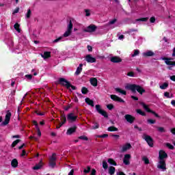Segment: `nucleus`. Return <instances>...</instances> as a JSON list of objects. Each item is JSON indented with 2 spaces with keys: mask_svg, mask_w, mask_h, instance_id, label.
Listing matches in <instances>:
<instances>
[{
  "mask_svg": "<svg viewBox=\"0 0 175 175\" xmlns=\"http://www.w3.org/2000/svg\"><path fill=\"white\" fill-rule=\"evenodd\" d=\"M73 29V23L72 21H69V23L67 25V30L63 34L62 36L59 37L58 38L52 40L50 43H58V42H61L64 38H68V36H70L72 33V30Z\"/></svg>",
  "mask_w": 175,
  "mask_h": 175,
  "instance_id": "nucleus-1",
  "label": "nucleus"
},
{
  "mask_svg": "<svg viewBox=\"0 0 175 175\" xmlns=\"http://www.w3.org/2000/svg\"><path fill=\"white\" fill-rule=\"evenodd\" d=\"M125 88L126 90H130L132 92H136V91H137L141 95L143 94L144 92H146V90L137 85L127 84L125 85Z\"/></svg>",
  "mask_w": 175,
  "mask_h": 175,
  "instance_id": "nucleus-2",
  "label": "nucleus"
},
{
  "mask_svg": "<svg viewBox=\"0 0 175 175\" xmlns=\"http://www.w3.org/2000/svg\"><path fill=\"white\" fill-rule=\"evenodd\" d=\"M59 83L61 85H65L67 88H70L71 87L72 90H75V86L70 85V83L64 78H60L59 79Z\"/></svg>",
  "mask_w": 175,
  "mask_h": 175,
  "instance_id": "nucleus-3",
  "label": "nucleus"
},
{
  "mask_svg": "<svg viewBox=\"0 0 175 175\" xmlns=\"http://www.w3.org/2000/svg\"><path fill=\"white\" fill-rule=\"evenodd\" d=\"M12 117V113H10V111H7L5 120L4 121L1 123V125L3 126H6L9 122H10V118Z\"/></svg>",
  "mask_w": 175,
  "mask_h": 175,
  "instance_id": "nucleus-4",
  "label": "nucleus"
},
{
  "mask_svg": "<svg viewBox=\"0 0 175 175\" xmlns=\"http://www.w3.org/2000/svg\"><path fill=\"white\" fill-rule=\"evenodd\" d=\"M142 137L144 140H146L150 147H152V146H154V143L152 142V138H151V136L147 135V134H144Z\"/></svg>",
  "mask_w": 175,
  "mask_h": 175,
  "instance_id": "nucleus-5",
  "label": "nucleus"
},
{
  "mask_svg": "<svg viewBox=\"0 0 175 175\" xmlns=\"http://www.w3.org/2000/svg\"><path fill=\"white\" fill-rule=\"evenodd\" d=\"M157 168L164 172L166 169V161L165 160H159L157 163Z\"/></svg>",
  "mask_w": 175,
  "mask_h": 175,
  "instance_id": "nucleus-6",
  "label": "nucleus"
},
{
  "mask_svg": "<svg viewBox=\"0 0 175 175\" xmlns=\"http://www.w3.org/2000/svg\"><path fill=\"white\" fill-rule=\"evenodd\" d=\"M97 28L98 27H96V25H90L88 27L83 29V32H89V33L95 32Z\"/></svg>",
  "mask_w": 175,
  "mask_h": 175,
  "instance_id": "nucleus-7",
  "label": "nucleus"
},
{
  "mask_svg": "<svg viewBox=\"0 0 175 175\" xmlns=\"http://www.w3.org/2000/svg\"><path fill=\"white\" fill-rule=\"evenodd\" d=\"M85 61L88 64H95L96 62V58L92 57V55H87L85 57Z\"/></svg>",
  "mask_w": 175,
  "mask_h": 175,
  "instance_id": "nucleus-8",
  "label": "nucleus"
},
{
  "mask_svg": "<svg viewBox=\"0 0 175 175\" xmlns=\"http://www.w3.org/2000/svg\"><path fill=\"white\" fill-rule=\"evenodd\" d=\"M141 105H142V107H144V109L146 110V111H147L148 113H152V114H154V116H155V117H159V116L155 113V111L150 109L148 108V105H146L144 103H140Z\"/></svg>",
  "mask_w": 175,
  "mask_h": 175,
  "instance_id": "nucleus-9",
  "label": "nucleus"
},
{
  "mask_svg": "<svg viewBox=\"0 0 175 175\" xmlns=\"http://www.w3.org/2000/svg\"><path fill=\"white\" fill-rule=\"evenodd\" d=\"M124 118L129 124H133V122H135V120H136V118L131 114H126L124 116Z\"/></svg>",
  "mask_w": 175,
  "mask_h": 175,
  "instance_id": "nucleus-10",
  "label": "nucleus"
},
{
  "mask_svg": "<svg viewBox=\"0 0 175 175\" xmlns=\"http://www.w3.org/2000/svg\"><path fill=\"white\" fill-rule=\"evenodd\" d=\"M132 148V145L129 143L124 144L121 146V152H126L128 150H131Z\"/></svg>",
  "mask_w": 175,
  "mask_h": 175,
  "instance_id": "nucleus-11",
  "label": "nucleus"
},
{
  "mask_svg": "<svg viewBox=\"0 0 175 175\" xmlns=\"http://www.w3.org/2000/svg\"><path fill=\"white\" fill-rule=\"evenodd\" d=\"M67 120L69 122H75L77 120V116L73 113H70L67 116Z\"/></svg>",
  "mask_w": 175,
  "mask_h": 175,
  "instance_id": "nucleus-12",
  "label": "nucleus"
},
{
  "mask_svg": "<svg viewBox=\"0 0 175 175\" xmlns=\"http://www.w3.org/2000/svg\"><path fill=\"white\" fill-rule=\"evenodd\" d=\"M167 158V154L164 150H160L159 152V159L161 161H165Z\"/></svg>",
  "mask_w": 175,
  "mask_h": 175,
  "instance_id": "nucleus-13",
  "label": "nucleus"
},
{
  "mask_svg": "<svg viewBox=\"0 0 175 175\" xmlns=\"http://www.w3.org/2000/svg\"><path fill=\"white\" fill-rule=\"evenodd\" d=\"M96 109L99 114H101V116H103V117L107 118V113L100 108V105H96Z\"/></svg>",
  "mask_w": 175,
  "mask_h": 175,
  "instance_id": "nucleus-14",
  "label": "nucleus"
},
{
  "mask_svg": "<svg viewBox=\"0 0 175 175\" xmlns=\"http://www.w3.org/2000/svg\"><path fill=\"white\" fill-rule=\"evenodd\" d=\"M110 61L113 64H120V62H122V59L120 56H113L110 58Z\"/></svg>",
  "mask_w": 175,
  "mask_h": 175,
  "instance_id": "nucleus-15",
  "label": "nucleus"
},
{
  "mask_svg": "<svg viewBox=\"0 0 175 175\" xmlns=\"http://www.w3.org/2000/svg\"><path fill=\"white\" fill-rule=\"evenodd\" d=\"M111 99L112 100H115L116 102H120V103H124L125 101L122 100V98L118 97L117 95L111 94Z\"/></svg>",
  "mask_w": 175,
  "mask_h": 175,
  "instance_id": "nucleus-16",
  "label": "nucleus"
},
{
  "mask_svg": "<svg viewBox=\"0 0 175 175\" xmlns=\"http://www.w3.org/2000/svg\"><path fill=\"white\" fill-rule=\"evenodd\" d=\"M90 83L93 87H98V79L95 77H92L90 79Z\"/></svg>",
  "mask_w": 175,
  "mask_h": 175,
  "instance_id": "nucleus-17",
  "label": "nucleus"
},
{
  "mask_svg": "<svg viewBox=\"0 0 175 175\" xmlns=\"http://www.w3.org/2000/svg\"><path fill=\"white\" fill-rule=\"evenodd\" d=\"M163 59L165 61L166 65H172V66H175V61H172V59L163 58Z\"/></svg>",
  "mask_w": 175,
  "mask_h": 175,
  "instance_id": "nucleus-18",
  "label": "nucleus"
},
{
  "mask_svg": "<svg viewBox=\"0 0 175 175\" xmlns=\"http://www.w3.org/2000/svg\"><path fill=\"white\" fill-rule=\"evenodd\" d=\"M143 57H153L155 53L152 51H147L142 53Z\"/></svg>",
  "mask_w": 175,
  "mask_h": 175,
  "instance_id": "nucleus-19",
  "label": "nucleus"
},
{
  "mask_svg": "<svg viewBox=\"0 0 175 175\" xmlns=\"http://www.w3.org/2000/svg\"><path fill=\"white\" fill-rule=\"evenodd\" d=\"M40 55L44 59H47V58H50V57H51V53L45 51L44 53H41Z\"/></svg>",
  "mask_w": 175,
  "mask_h": 175,
  "instance_id": "nucleus-20",
  "label": "nucleus"
},
{
  "mask_svg": "<svg viewBox=\"0 0 175 175\" xmlns=\"http://www.w3.org/2000/svg\"><path fill=\"white\" fill-rule=\"evenodd\" d=\"M83 72V64H80L79 66L77 67V70L75 73L76 76H79Z\"/></svg>",
  "mask_w": 175,
  "mask_h": 175,
  "instance_id": "nucleus-21",
  "label": "nucleus"
},
{
  "mask_svg": "<svg viewBox=\"0 0 175 175\" xmlns=\"http://www.w3.org/2000/svg\"><path fill=\"white\" fill-rule=\"evenodd\" d=\"M129 159H131V154H126L124 155V158L123 159V162L124 165H129Z\"/></svg>",
  "mask_w": 175,
  "mask_h": 175,
  "instance_id": "nucleus-22",
  "label": "nucleus"
},
{
  "mask_svg": "<svg viewBox=\"0 0 175 175\" xmlns=\"http://www.w3.org/2000/svg\"><path fill=\"white\" fill-rule=\"evenodd\" d=\"M43 166V162L42 161H40V163L36 164L34 167H32L33 170H39L42 169Z\"/></svg>",
  "mask_w": 175,
  "mask_h": 175,
  "instance_id": "nucleus-23",
  "label": "nucleus"
},
{
  "mask_svg": "<svg viewBox=\"0 0 175 175\" xmlns=\"http://www.w3.org/2000/svg\"><path fill=\"white\" fill-rule=\"evenodd\" d=\"M85 102L90 106H92V107H94V100H91L90 98H86Z\"/></svg>",
  "mask_w": 175,
  "mask_h": 175,
  "instance_id": "nucleus-24",
  "label": "nucleus"
},
{
  "mask_svg": "<svg viewBox=\"0 0 175 175\" xmlns=\"http://www.w3.org/2000/svg\"><path fill=\"white\" fill-rule=\"evenodd\" d=\"M76 126L71 127L67 130L66 135H72L74 132H76Z\"/></svg>",
  "mask_w": 175,
  "mask_h": 175,
  "instance_id": "nucleus-25",
  "label": "nucleus"
},
{
  "mask_svg": "<svg viewBox=\"0 0 175 175\" xmlns=\"http://www.w3.org/2000/svg\"><path fill=\"white\" fill-rule=\"evenodd\" d=\"M11 165L12 167H17V166H18V161L16 159H14L11 161Z\"/></svg>",
  "mask_w": 175,
  "mask_h": 175,
  "instance_id": "nucleus-26",
  "label": "nucleus"
},
{
  "mask_svg": "<svg viewBox=\"0 0 175 175\" xmlns=\"http://www.w3.org/2000/svg\"><path fill=\"white\" fill-rule=\"evenodd\" d=\"M159 87H160L161 90H166V88H167V87H169V83L165 82L163 84L160 85Z\"/></svg>",
  "mask_w": 175,
  "mask_h": 175,
  "instance_id": "nucleus-27",
  "label": "nucleus"
},
{
  "mask_svg": "<svg viewBox=\"0 0 175 175\" xmlns=\"http://www.w3.org/2000/svg\"><path fill=\"white\" fill-rule=\"evenodd\" d=\"M107 131L109 132H117L118 131V129L117 127L112 126L108 127Z\"/></svg>",
  "mask_w": 175,
  "mask_h": 175,
  "instance_id": "nucleus-28",
  "label": "nucleus"
},
{
  "mask_svg": "<svg viewBox=\"0 0 175 175\" xmlns=\"http://www.w3.org/2000/svg\"><path fill=\"white\" fill-rule=\"evenodd\" d=\"M115 91H116V92H119L120 94H122V95H126V92L121 88H116Z\"/></svg>",
  "mask_w": 175,
  "mask_h": 175,
  "instance_id": "nucleus-29",
  "label": "nucleus"
},
{
  "mask_svg": "<svg viewBox=\"0 0 175 175\" xmlns=\"http://www.w3.org/2000/svg\"><path fill=\"white\" fill-rule=\"evenodd\" d=\"M109 173L111 175L114 174V173H116V167H114L113 166L109 167Z\"/></svg>",
  "mask_w": 175,
  "mask_h": 175,
  "instance_id": "nucleus-30",
  "label": "nucleus"
},
{
  "mask_svg": "<svg viewBox=\"0 0 175 175\" xmlns=\"http://www.w3.org/2000/svg\"><path fill=\"white\" fill-rule=\"evenodd\" d=\"M14 28L16 29V31H17V32H21V29H20V25L18 23H15Z\"/></svg>",
  "mask_w": 175,
  "mask_h": 175,
  "instance_id": "nucleus-31",
  "label": "nucleus"
},
{
  "mask_svg": "<svg viewBox=\"0 0 175 175\" xmlns=\"http://www.w3.org/2000/svg\"><path fill=\"white\" fill-rule=\"evenodd\" d=\"M108 163H109V165H113V166H117V163H116L113 159H109Z\"/></svg>",
  "mask_w": 175,
  "mask_h": 175,
  "instance_id": "nucleus-32",
  "label": "nucleus"
},
{
  "mask_svg": "<svg viewBox=\"0 0 175 175\" xmlns=\"http://www.w3.org/2000/svg\"><path fill=\"white\" fill-rule=\"evenodd\" d=\"M133 32H137V29H129L126 33L131 35V33H133Z\"/></svg>",
  "mask_w": 175,
  "mask_h": 175,
  "instance_id": "nucleus-33",
  "label": "nucleus"
},
{
  "mask_svg": "<svg viewBox=\"0 0 175 175\" xmlns=\"http://www.w3.org/2000/svg\"><path fill=\"white\" fill-rule=\"evenodd\" d=\"M49 161H57V157H56L55 153H53L52 154V156L49 159Z\"/></svg>",
  "mask_w": 175,
  "mask_h": 175,
  "instance_id": "nucleus-34",
  "label": "nucleus"
},
{
  "mask_svg": "<svg viewBox=\"0 0 175 175\" xmlns=\"http://www.w3.org/2000/svg\"><path fill=\"white\" fill-rule=\"evenodd\" d=\"M31 14H32V11H31V9H29L26 14V18H31Z\"/></svg>",
  "mask_w": 175,
  "mask_h": 175,
  "instance_id": "nucleus-35",
  "label": "nucleus"
},
{
  "mask_svg": "<svg viewBox=\"0 0 175 175\" xmlns=\"http://www.w3.org/2000/svg\"><path fill=\"white\" fill-rule=\"evenodd\" d=\"M103 167L106 170L107 167H109V165H107V162L105 160L103 161Z\"/></svg>",
  "mask_w": 175,
  "mask_h": 175,
  "instance_id": "nucleus-36",
  "label": "nucleus"
},
{
  "mask_svg": "<svg viewBox=\"0 0 175 175\" xmlns=\"http://www.w3.org/2000/svg\"><path fill=\"white\" fill-rule=\"evenodd\" d=\"M136 111L137 113V114H140V116H146V113H144L143 111H142V109H136Z\"/></svg>",
  "mask_w": 175,
  "mask_h": 175,
  "instance_id": "nucleus-37",
  "label": "nucleus"
},
{
  "mask_svg": "<svg viewBox=\"0 0 175 175\" xmlns=\"http://www.w3.org/2000/svg\"><path fill=\"white\" fill-rule=\"evenodd\" d=\"M20 142H21L20 139H16V141L12 142V147H16V146H17V144H18V143H20Z\"/></svg>",
  "mask_w": 175,
  "mask_h": 175,
  "instance_id": "nucleus-38",
  "label": "nucleus"
},
{
  "mask_svg": "<svg viewBox=\"0 0 175 175\" xmlns=\"http://www.w3.org/2000/svg\"><path fill=\"white\" fill-rule=\"evenodd\" d=\"M56 165H57V163H55V161H49V166L51 167H55Z\"/></svg>",
  "mask_w": 175,
  "mask_h": 175,
  "instance_id": "nucleus-39",
  "label": "nucleus"
},
{
  "mask_svg": "<svg viewBox=\"0 0 175 175\" xmlns=\"http://www.w3.org/2000/svg\"><path fill=\"white\" fill-rule=\"evenodd\" d=\"M136 21H148V17H146V18H140L136 20Z\"/></svg>",
  "mask_w": 175,
  "mask_h": 175,
  "instance_id": "nucleus-40",
  "label": "nucleus"
},
{
  "mask_svg": "<svg viewBox=\"0 0 175 175\" xmlns=\"http://www.w3.org/2000/svg\"><path fill=\"white\" fill-rule=\"evenodd\" d=\"M79 139H80L81 140H84L85 142L88 141V137H87V136L85 135H81L79 137Z\"/></svg>",
  "mask_w": 175,
  "mask_h": 175,
  "instance_id": "nucleus-41",
  "label": "nucleus"
},
{
  "mask_svg": "<svg viewBox=\"0 0 175 175\" xmlns=\"http://www.w3.org/2000/svg\"><path fill=\"white\" fill-rule=\"evenodd\" d=\"M91 172V167L88 166L87 169H84L83 172L87 174V173H90Z\"/></svg>",
  "mask_w": 175,
  "mask_h": 175,
  "instance_id": "nucleus-42",
  "label": "nucleus"
},
{
  "mask_svg": "<svg viewBox=\"0 0 175 175\" xmlns=\"http://www.w3.org/2000/svg\"><path fill=\"white\" fill-rule=\"evenodd\" d=\"M140 54V51L139 50H135L134 53L131 55V57H136V55H139Z\"/></svg>",
  "mask_w": 175,
  "mask_h": 175,
  "instance_id": "nucleus-43",
  "label": "nucleus"
},
{
  "mask_svg": "<svg viewBox=\"0 0 175 175\" xmlns=\"http://www.w3.org/2000/svg\"><path fill=\"white\" fill-rule=\"evenodd\" d=\"M85 16L86 17H90V16H91V12L90 11V10H85Z\"/></svg>",
  "mask_w": 175,
  "mask_h": 175,
  "instance_id": "nucleus-44",
  "label": "nucleus"
},
{
  "mask_svg": "<svg viewBox=\"0 0 175 175\" xmlns=\"http://www.w3.org/2000/svg\"><path fill=\"white\" fill-rule=\"evenodd\" d=\"M142 160L144 161V163H146V165H148V163H150V160H148L147 157H143Z\"/></svg>",
  "mask_w": 175,
  "mask_h": 175,
  "instance_id": "nucleus-45",
  "label": "nucleus"
},
{
  "mask_svg": "<svg viewBox=\"0 0 175 175\" xmlns=\"http://www.w3.org/2000/svg\"><path fill=\"white\" fill-rule=\"evenodd\" d=\"M62 122L60 123L62 125H64V124L66 122V118L65 117V116H62Z\"/></svg>",
  "mask_w": 175,
  "mask_h": 175,
  "instance_id": "nucleus-46",
  "label": "nucleus"
},
{
  "mask_svg": "<svg viewBox=\"0 0 175 175\" xmlns=\"http://www.w3.org/2000/svg\"><path fill=\"white\" fill-rule=\"evenodd\" d=\"M127 76L129 77H135V72H129L127 73Z\"/></svg>",
  "mask_w": 175,
  "mask_h": 175,
  "instance_id": "nucleus-47",
  "label": "nucleus"
},
{
  "mask_svg": "<svg viewBox=\"0 0 175 175\" xmlns=\"http://www.w3.org/2000/svg\"><path fill=\"white\" fill-rule=\"evenodd\" d=\"M166 146L168 147V148H170V150H174V146H173V145L167 143L166 144Z\"/></svg>",
  "mask_w": 175,
  "mask_h": 175,
  "instance_id": "nucleus-48",
  "label": "nucleus"
},
{
  "mask_svg": "<svg viewBox=\"0 0 175 175\" xmlns=\"http://www.w3.org/2000/svg\"><path fill=\"white\" fill-rule=\"evenodd\" d=\"M25 79L27 80H32V75H25Z\"/></svg>",
  "mask_w": 175,
  "mask_h": 175,
  "instance_id": "nucleus-49",
  "label": "nucleus"
},
{
  "mask_svg": "<svg viewBox=\"0 0 175 175\" xmlns=\"http://www.w3.org/2000/svg\"><path fill=\"white\" fill-rule=\"evenodd\" d=\"M81 92L82 94H87V92H88V90L86 88H82Z\"/></svg>",
  "mask_w": 175,
  "mask_h": 175,
  "instance_id": "nucleus-50",
  "label": "nucleus"
},
{
  "mask_svg": "<svg viewBox=\"0 0 175 175\" xmlns=\"http://www.w3.org/2000/svg\"><path fill=\"white\" fill-rule=\"evenodd\" d=\"M107 109H109V110H112V109H114V105H113L112 104H109L107 105Z\"/></svg>",
  "mask_w": 175,
  "mask_h": 175,
  "instance_id": "nucleus-51",
  "label": "nucleus"
},
{
  "mask_svg": "<svg viewBox=\"0 0 175 175\" xmlns=\"http://www.w3.org/2000/svg\"><path fill=\"white\" fill-rule=\"evenodd\" d=\"M99 128V124L98 123H94V125L92 126V129H98Z\"/></svg>",
  "mask_w": 175,
  "mask_h": 175,
  "instance_id": "nucleus-52",
  "label": "nucleus"
},
{
  "mask_svg": "<svg viewBox=\"0 0 175 175\" xmlns=\"http://www.w3.org/2000/svg\"><path fill=\"white\" fill-rule=\"evenodd\" d=\"M157 129L159 132H161V133L165 132V129L163 127H158Z\"/></svg>",
  "mask_w": 175,
  "mask_h": 175,
  "instance_id": "nucleus-53",
  "label": "nucleus"
},
{
  "mask_svg": "<svg viewBox=\"0 0 175 175\" xmlns=\"http://www.w3.org/2000/svg\"><path fill=\"white\" fill-rule=\"evenodd\" d=\"M116 23H117V19L116 18H114L112 21H109L110 25H113V24H114Z\"/></svg>",
  "mask_w": 175,
  "mask_h": 175,
  "instance_id": "nucleus-54",
  "label": "nucleus"
},
{
  "mask_svg": "<svg viewBox=\"0 0 175 175\" xmlns=\"http://www.w3.org/2000/svg\"><path fill=\"white\" fill-rule=\"evenodd\" d=\"M148 122L149 124H155V120H152V119H148Z\"/></svg>",
  "mask_w": 175,
  "mask_h": 175,
  "instance_id": "nucleus-55",
  "label": "nucleus"
},
{
  "mask_svg": "<svg viewBox=\"0 0 175 175\" xmlns=\"http://www.w3.org/2000/svg\"><path fill=\"white\" fill-rule=\"evenodd\" d=\"M164 96H165L166 98H170V93L167 92H165L164 93Z\"/></svg>",
  "mask_w": 175,
  "mask_h": 175,
  "instance_id": "nucleus-56",
  "label": "nucleus"
},
{
  "mask_svg": "<svg viewBox=\"0 0 175 175\" xmlns=\"http://www.w3.org/2000/svg\"><path fill=\"white\" fill-rule=\"evenodd\" d=\"M150 23H155V17L152 16V17L150 18Z\"/></svg>",
  "mask_w": 175,
  "mask_h": 175,
  "instance_id": "nucleus-57",
  "label": "nucleus"
},
{
  "mask_svg": "<svg viewBox=\"0 0 175 175\" xmlns=\"http://www.w3.org/2000/svg\"><path fill=\"white\" fill-rule=\"evenodd\" d=\"M20 10V8H16L14 12H13V14H16V13H18V11Z\"/></svg>",
  "mask_w": 175,
  "mask_h": 175,
  "instance_id": "nucleus-58",
  "label": "nucleus"
},
{
  "mask_svg": "<svg viewBox=\"0 0 175 175\" xmlns=\"http://www.w3.org/2000/svg\"><path fill=\"white\" fill-rule=\"evenodd\" d=\"M96 170H95V169H92L91 175H96Z\"/></svg>",
  "mask_w": 175,
  "mask_h": 175,
  "instance_id": "nucleus-59",
  "label": "nucleus"
},
{
  "mask_svg": "<svg viewBox=\"0 0 175 175\" xmlns=\"http://www.w3.org/2000/svg\"><path fill=\"white\" fill-rule=\"evenodd\" d=\"M124 38H125V36L122 34V35L119 36L118 39L120 40H122V39H124Z\"/></svg>",
  "mask_w": 175,
  "mask_h": 175,
  "instance_id": "nucleus-60",
  "label": "nucleus"
},
{
  "mask_svg": "<svg viewBox=\"0 0 175 175\" xmlns=\"http://www.w3.org/2000/svg\"><path fill=\"white\" fill-rule=\"evenodd\" d=\"M170 80L172 81H175V75H172L170 77Z\"/></svg>",
  "mask_w": 175,
  "mask_h": 175,
  "instance_id": "nucleus-61",
  "label": "nucleus"
},
{
  "mask_svg": "<svg viewBox=\"0 0 175 175\" xmlns=\"http://www.w3.org/2000/svg\"><path fill=\"white\" fill-rule=\"evenodd\" d=\"M75 173V170H71V171L68 173V175H73Z\"/></svg>",
  "mask_w": 175,
  "mask_h": 175,
  "instance_id": "nucleus-62",
  "label": "nucleus"
},
{
  "mask_svg": "<svg viewBox=\"0 0 175 175\" xmlns=\"http://www.w3.org/2000/svg\"><path fill=\"white\" fill-rule=\"evenodd\" d=\"M171 133L172 135H175V128L171 129Z\"/></svg>",
  "mask_w": 175,
  "mask_h": 175,
  "instance_id": "nucleus-63",
  "label": "nucleus"
},
{
  "mask_svg": "<svg viewBox=\"0 0 175 175\" xmlns=\"http://www.w3.org/2000/svg\"><path fill=\"white\" fill-rule=\"evenodd\" d=\"M171 105L175 107V100H172Z\"/></svg>",
  "mask_w": 175,
  "mask_h": 175,
  "instance_id": "nucleus-64",
  "label": "nucleus"
}]
</instances>
